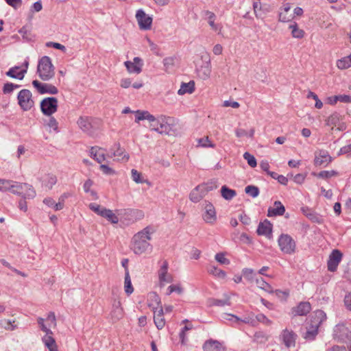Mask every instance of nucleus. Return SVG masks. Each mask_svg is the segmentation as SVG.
Returning a JSON list of instances; mask_svg holds the SVG:
<instances>
[{
	"instance_id": "1",
	"label": "nucleus",
	"mask_w": 351,
	"mask_h": 351,
	"mask_svg": "<svg viewBox=\"0 0 351 351\" xmlns=\"http://www.w3.org/2000/svg\"><path fill=\"white\" fill-rule=\"evenodd\" d=\"M154 232L152 227L147 226L133 236L130 248L134 254L140 255L147 251H152V245L149 241L152 239Z\"/></svg>"
},
{
	"instance_id": "2",
	"label": "nucleus",
	"mask_w": 351,
	"mask_h": 351,
	"mask_svg": "<svg viewBox=\"0 0 351 351\" xmlns=\"http://www.w3.org/2000/svg\"><path fill=\"white\" fill-rule=\"evenodd\" d=\"M37 73L43 81H48L54 77V66L49 56H43L39 60L37 66Z\"/></svg>"
},
{
	"instance_id": "3",
	"label": "nucleus",
	"mask_w": 351,
	"mask_h": 351,
	"mask_svg": "<svg viewBox=\"0 0 351 351\" xmlns=\"http://www.w3.org/2000/svg\"><path fill=\"white\" fill-rule=\"evenodd\" d=\"M278 243L280 250L285 254H291L295 252V241L287 234H280L278 239Z\"/></svg>"
},
{
	"instance_id": "4",
	"label": "nucleus",
	"mask_w": 351,
	"mask_h": 351,
	"mask_svg": "<svg viewBox=\"0 0 351 351\" xmlns=\"http://www.w3.org/2000/svg\"><path fill=\"white\" fill-rule=\"evenodd\" d=\"M32 95L29 90L23 89L18 94V103L20 107L24 110H30L34 105L32 99Z\"/></svg>"
},
{
	"instance_id": "5",
	"label": "nucleus",
	"mask_w": 351,
	"mask_h": 351,
	"mask_svg": "<svg viewBox=\"0 0 351 351\" xmlns=\"http://www.w3.org/2000/svg\"><path fill=\"white\" fill-rule=\"evenodd\" d=\"M58 109V99L56 97H47L40 102V110L45 115L51 116Z\"/></svg>"
},
{
	"instance_id": "6",
	"label": "nucleus",
	"mask_w": 351,
	"mask_h": 351,
	"mask_svg": "<svg viewBox=\"0 0 351 351\" xmlns=\"http://www.w3.org/2000/svg\"><path fill=\"white\" fill-rule=\"evenodd\" d=\"M332 161V158L327 150L319 149L315 152L314 165L315 167H326Z\"/></svg>"
},
{
	"instance_id": "7",
	"label": "nucleus",
	"mask_w": 351,
	"mask_h": 351,
	"mask_svg": "<svg viewBox=\"0 0 351 351\" xmlns=\"http://www.w3.org/2000/svg\"><path fill=\"white\" fill-rule=\"evenodd\" d=\"M333 336L339 341L346 342L351 339V332L343 324H337L333 329Z\"/></svg>"
},
{
	"instance_id": "8",
	"label": "nucleus",
	"mask_w": 351,
	"mask_h": 351,
	"mask_svg": "<svg viewBox=\"0 0 351 351\" xmlns=\"http://www.w3.org/2000/svg\"><path fill=\"white\" fill-rule=\"evenodd\" d=\"M136 19L141 29L148 30L151 29L152 18L147 15L142 9L136 11Z\"/></svg>"
},
{
	"instance_id": "9",
	"label": "nucleus",
	"mask_w": 351,
	"mask_h": 351,
	"mask_svg": "<svg viewBox=\"0 0 351 351\" xmlns=\"http://www.w3.org/2000/svg\"><path fill=\"white\" fill-rule=\"evenodd\" d=\"M173 123V119L172 117L160 115L159 116L158 131L156 132L161 134L169 135L172 130Z\"/></svg>"
},
{
	"instance_id": "10",
	"label": "nucleus",
	"mask_w": 351,
	"mask_h": 351,
	"mask_svg": "<svg viewBox=\"0 0 351 351\" xmlns=\"http://www.w3.org/2000/svg\"><path fill=\"white\" fill-rule=\"evenodd\" d=\"M342 256L343 254L339 250H332L327 262L328 270L332 272L335 271L342 259Z\"/></svg>"
},
{
	"instance_id": "11",
	"label": "nucleus",
	"mask_w": 351,
	"mask_h": 351,
	"mask_svg": "<svg viewBox=\"0 0 351 351\" xmlns=\"http://www.w3.org/2000/svg\"><path fill=\"white\" fill-rule=\"evenodd\" d=\"M32 85L40 94L49 93L56 95L58 93V88L51 84H44L35 80L32 82Z\"/></svg>"
},
{
	"instance_id": "12",
	"label": "nucleus",
	"mask_w": 351,
	"mask_h": 351,
	"mask_svg": "<svg viewBox=\"0 0 351 351\" xmlns=\"http://www.w3.org/2000/svg\"><path fill=\"white\" fill-rule=\"evenodd\" d=\"M325 317L326 314L324 311L321 310L317 311L315 315L311 317V323L309 326L306 327V330L311 331L315 330L316 332L318 333V328Z\"/></svg>"
},
{
	"instance_id": "13",
	"label": "nucleus",
	"mask_w": 351,
	"mask_h": 351,
	"mask_svg": "<svg viewBox=\"0 0 351 351\" xmlns=\"http://www.w3.org/2000/svg\"><path fill=\"white\" fill-rule=\"evenodd\" d=\"M124 64L129 73L138 74L142 71L143 63L141 58L135 57L133 59V62L126 61L124 62Z\"/></svg>"
},
{
	"instance_id": "14",
	"label": "nucleus",
	"mask_w": 351,
	"mask_h": 351,
	"mask_svg": "<svg viewBox=\"0 0 351 351\" xmlns=\"http://www.w3.org/2000/svg\"><path fill=\"white\" fill-rule=\"evenodd\" d=\"M204 220L210 224H213L217 220L215 208L210 202H206L205 212L202 215Z\"/></svg>"
},
{
	"instance_id": "15",
	"label": "nucleus",
	"mask_w": 351,
	"mask_h": 351,
	"mask_svg": "<svg viewBox=\"0 0 351 351\" xmlns=\"http://www.w3.org/2000/svg\"><path fill=\"white\" fill-rule=\"evenodd\" d=\"M111 157L117 156L118 160L128 161L129 160V154L125 152V149L121 147L119 143H115L110 149Z\"/></svg>"
},
{
	"instance_id": "16",
	"label": "nucleus",
	"mask_w": 351,
	"mask_h": 351,
	"mask_svg": "<svg viewBox=\"0 0 351 351\" xmlns=\"http://www.w3.org/2000/svg\"><path fill=\"white\" fill-rule=\"evenodd\" d=\"M110 316L111 319L114 322L121 319L123 317V310L121 307V304L119 300H114Z\"/></svg>"
},
{
	"instance_id": "17",
	"label": "nucleus",
	"mask_w": 351,
	"mask_h": 351,
	"mask_svg": "<svg viewBox=\"0 0 351 351\" xmlns=\"http://www.w3.org/2000/svg\"><path fill=\"white\" fill-rule=\"evenodd\" d=\"M91 120L92 119L88 117H80L77 121V124L80 129L89 135H92L94 133Z\"/></svg>"
},
{
	"instance_id": "18",
	"label": "nucleus",
	"mask_w": 351,
	"mask_h": 351,
	"mask_svg": "<svg viewBox=\"0 0 351 351\" xmlns=\"http://www.w3.org/2000/svg\"><path fill=\"white\" fill-rule=\"evenodd\" d=\"M256 232L258 235H265L269 238L272 233V224L269 221L265 219L258 224Z\"/></svg>"
},
{
	"instance_id": "19",
	"label": "nucleus",
	"mask_w": 351,
	"mask_h": 351,
	"mask_svg": "<svg viewBox=\"0 0 351 351\" xmlns=\"http://www.w3.org/2000/svg\"><path fill=\"white\" fill-rule=\"evenodd\" d=\"M204 351H226L223 345L217 340L209 339L203 345Z\"/></svg>"
},
{
	"instance_id": "20",
	"label": "nucleus",
	"mask_w": 351,
	"mask_h": 351,
	"mask_svg": "<svg viewBox=\"0 0 351 351\" xmlns=\"http://www.w3.org/2000/svg\"><path fill=\"white\" fill-rule=\"evenodd\" d=\"M275 208L269 207L267 210V216L269 217L282 216L285 213V208L280 201H276L274 204Z\"/></svg>"
},
{
	"instance_id": "21",
	"label": "nucleus",
	"mask_w": 351,
	"mask_h": 351,
	"mask_svg": "<svg viewBox=\"0 0 351 351\" xmlns=\"http://www.w3.org/2000/svg\"><path fill=\"white\" fill-rule=\"evenodd\" d=\"M154 311V321L155 323L156 326L158 329L160 330L162 329L165 325V320L164 318V313L163 309L162 306L159 307V310H155Z\"/></svg>"
},
{
	"instance_id": "22",
	"label": "nucleus",
	"mask_w": 351,
	"mask_h": 351,
	"mask_svg": "<svg viewBox=\"0 0 351 351\" xmlns=\"http://www.w3.org/2000/svg\"><path fill=\"white\" fill-rule=\"evenodd\" d=\"M311 309V304L308 302H300L296 307L293 308L294 315H306Z\"/></svg>"
},
{
	"instance_id": "23",
	"label": "nucleus",
	"mask_w": 351,
	"mask_h": 351,
	"mask_svg": "<svg viewBox=\"0 0 351 351\" xmlns=\"http://www.w3.org/2000/svg\"><path fill=\"white\" fill-rule=\"evenodd\" d=\"M202 187L201 185H198L191 191L189 194V199L191 202H199L205 196L206 193L202 191Z\"/></svg>"
},
{
	"instance_id": "24",
	"label": "nucleus",
	"mask_w": 351,
	"mask_h": 351,
	"mask_svg": "<svg viewBox=\"0 0 351 351\" xmlns=\"http://www.w3.org/2000/svg\"><path fill=\"white\" fill-rule=\"evenodd\" d=\"M282 339L287 348L294 346L295 343V335L292 331L285 329L283 330Z\"/></svg>"
},
{
	"instance_id": "25",
	"label": "nucleus",
	"mask_w": 351,
	"mask_h": 351,
	"mask_svg": "<svg viewBox=\"0 0 351 351\" xmlns=\"http://www.w3.org/2000/svg\"><path fill=\"white\" fill-rule=\"evenodd\" d=\"M90 152V156L99 163H101L106 160L104 151L101 147H93Z\"/></svg>"
},
{
	"instance_id": "26",
	"label": "nucleus",
	"mask_w": 351,
	"mask_h": 351,
	"mask_svg": "<svg viewBox=\"0 0 351 351\" xmlns=\"http://www.w3.org/2000/svg\"><path fill=\"white\" fill-rule=\"evenodd\" d=\"M25 187H29V184L27 183H13L12 181H10V188H9L8 191H10L14 194L23 196Z\"/></svg>"
},
{
	"instance_id": "27",
	"label": "nucleus",
	"mask_w": 351,
	"mask_h": 351,
	"mask_svg": "<svg viewBox=\"0 0 351 351\" xmlns=\"http://www.w3.org/2000/svg\"><path fill=\"white\" fill-rule=\"evenodd\" d=\"M195 90V82L190 81L188 83H182L180 88L178 91V94L180 95H184L186 93H192Z\"/></svg>"
},
{
	"instance_id": "28",
	"label": "nucleus",
	"mask_w": 351,
	"mask_h": 351,
	"mask_svg": "<svg viewBox=\"0 0 351 351\" xmlns=\"http://www.w3.org/2000/svg\"><path fill=\"white\" fill-rule=\"evenodd\" d=\"M136 119L135 122L138 123L140 121L148 120L154 121V116L151 114L148 111L145 110H137L135 112Z\"/></svg>"
},
{
	"instance_id": "29",
	"label": "nucleus",
	"mask_w": 351,
	"mask_h": 351,
	"mask_svg": "<svg viewBox=\"0 0 351 351\" xmlns=\"http://www.w3.org/2000/svg\"><path fill=\"white\" fill-rule=\"evenodd\" d=\"M255 282L258 288L264 290L265 291L269 293H273V288L269 283L265 282L263 278H256L255 279Z\"/></svg>"
},
{
	"instance_id": "30",
	"label": "nucleus",
	"mask_w": 351,
	"mask_h": 351,
	"mask_svg": "<svg viewBox=\"0 0 351 351\" xmlns=\"http://www.w3.org/2000/svg\"><path fill=\"white\" fill-rule=\"evenodd\" d=\"M221 196L226 200H230L237 195L235 190L228 188L223 185L221 189Z\"/></svg>"
},
{
	"instance_id": "31",
	"label": "nucleus",
	"mask_w": 351,
	"mask_h": 351,
	"mask_svg": "<svg viewBox=\"0 0 351 351\" xmlns=\"http://www.w3.org/2000/svg\"><path fill=\"white\" fill-rule=\"evenodd\" d=\"M341 116L339 113L335 112L332 113L326 120V125L328 126H337L341 120Z\"/></svg>"
},
{
	"instance_id": "32",
	"label": "nucleus",
	"mask_w": 351,
	"mask_h": 351,
	"mask_svg": "<svg viewBox=\"0 0 351 351\" xmlns=\"http://www.w3.org/2000/svg\"><path fill=\"white\" fill-rule=\"evenodd\" d=\"M124 289L128 295H130L134 291L128 269H126L125 273Z\"/></svg>"
},
{
	"instance_id": "33",
	"label": "nucleus",
	"mask_w": 351,
	"mask_h": 351,
	"mask_svg": "<svg viewBox=\"0 0 351 351\" xmlns=\"http://www.w3.org/2000/svg\"><path fill=\"white\" fill-rule=\"evenodd\" d=\"M208 305L218 306H224L226 305L230 306V298L228 296H226V299L224 300L210 298L208 300Z\"/></svg>"
},
{
	"instance_id": "34",
	"label": "nucleus",
	"mask_w": 351,
	"mask_h": 351,
	"mask_svg": "<svg viewBox=\"0 0 351 351\" xmlns=\"http://www.w3.org/2000/svg\"><path fill=\"white\" fill-rule=\"evenodd\" d=\"M56 182L57 178L53 174H47L43 180V184L48 189H51Z\"/></svg>"
},
{
	"instance_id": "35",
	"label": "nucleus",
	"mask_w": 351,
	"mask_h": 351,
	"mask_svg": "<svg viewBox=\"0 0 351 351\" xmlns=\"http://www.w3.org/2000/svg\"><path fill=\"white\" fill-rule=\"evenodd\" d=\"M289 28L291 29V35L293 37L296 38H302L304 37V32L298 27L295 22L289 25Z\"/></svg>"
},
{
	"instance_id": "36",
	"label": "nucleus",
	"mask_w": 351,
	"mask_h": 351,
	"mask_svg": "<svg viewBox=\"0 0 351 351\" xmlns=\"http://www.w3.org/2000/svg\"><path fill=\"white\" fill-rule=\"evenodd\" d=\"M339 173L335 170L331 171H322L319 173H317L315 172L312 173V175L316 176L318 178L322 179H328L332 176H338Z\"/></svg>"
},
{
	"instance_id": "37",
	"label": "nucleus",
	"mask_w": 351,
	"mask_h": 351,
	"mask_svg": "<svg viewBox=\"0 0 351 351\" xmlns=\"http://www.w3.org/2000/svg\"><path fill=\"white\" fill-rule=\"evenodd\" d=\"M101 217L106 218L108 221L112 223H117L119 219L117 216L113 213L112 210L106 208L104 213H101Z\"/></svg>"
},
{
	"instance_id": "38",
	"label": "nucleus",
	"mask_w": 351,
	"mask_h": 351,
	"mask_svg": "<svg viewBox=\"0 0 351 351\" xmlns=\"http://www.w3.org/2000/svg\"><path fill=\"white\" fill-rule=\"evenodd\" d=\"M51 335L52 334L46 333V335L43 337V343L49 350L57 347L56 341Z\"/></svg>"
},
{
	"instance_id": "39",
	"label": "nucleus",
	"mask_w": 351,
	"mask_h": 351,
	"mask_svg": "<svg viewBox=\"0 0 351 351\" xmlns=\"http://www.w3.org/2000/svg\"><path fill=\"white\" fill-rule=\"evenodd\" d=\"M301 210L302 213L306 215L308 219L314 222L320 223L319 219V217L314 213L310 208L308 207H302Z\"/></svg>"
},
{
	"instance_id": "40",
	"label": "nucleus",
	"mask_w": 351,
	"mask_h": 351,
	"mask_svg": "<svg viewBox=\"0 0 351 351\" xmlns=\"http://www.w3.org/2000/svg\"><path fill=\"white\" fill-rule=\"evenodd\" d=\"M222 318L226 320L232 321L234 323H239V322H243V323H248L249 321L247 318L242 319L237 317V315L229 314V313H223L222 315Z\"/></svg>"
},
{
	"instance_id": "41",
	"label": "nucleus",
	"mask_w": 351,
	"mask_h": 351,
	"mask_svg": "<svg viewBox=\"0 0 351 351\" xmlns=\"http://www.w3.org/2000/svg\"><path fill=\"white\" fill-rule=\"evenodd\" d=\"M242 273L244 278L250 282H255V279L257 278L254 270L252 269L245 268L243 269Z\"/></svg>"
},
{
	"instance_id": "42",
	"label": "nucleus",
	"mask_w": 351,
	"mask_h": 351,
	"mask_svg": "<svg viewBox=\"0 0 351 351\" xmlns=\"http://www.w3.org/2000/svg\"><path fill=\"white\" fill-rule=\"evenodd\" d=\"M245 192L252 197L254 198L259 195V189L254 185H248L245 188Z\"/></svg>"
},
{
	"instance_id": "43",
	"label": "nucleus",
	"mask_w": 351,
	"mask_h": 351,
	"mask_svg": "<svg viewBox=\"0 0 351 351\" xmlns=\"http://www.w3.org/2000/svg\"><path fill=\"white\" fill-rule=\"evenodd\" d=\"M168 262L165 260L162 262V264L158 271L159 280H165V276H166L167 273H168Z\"/></svg>"
},
{
	"instance_id": "44",
	"label": "nucleus",
	"mask_w": 351,
	"mask_h": 351,
	"mask_svg": "<svg viewBox=\"0 0 351 351\" xmlns=\"http://www.w3.org/2000/svg\"><path fill=\"white\" fill-rule=\"evenodd\" d=\"M131 174L132 180L137 184H142L147 182L146 180L142 178L141 173L134 169H132Z\"/></svg>"
},
{
	"instance_id": "45",
	"label": "nucleus",
	"mask_w": 351,
	"mask_h": 351,
	"mask_svg": "<svg viewBox=\"0 0 351 351\" xmlns=\"http://www.w3.org/2000/svg\"><path fill=\"white\" fill-rule=\"evenodd\" d=\"M149 300L153 302L152 304H149V306H154V303H155L156 304V306L152 307L153 309H157L160 306H162L160 298L158 296V295L156 294V293H155V292L151 293L149 294Z\"/></svg>"
},
{
	"instance_id": "46",
	"label": "nucleus",
	"mask_w": 351,
	"mask_h": 351,
	"mask_svg": "<svg viewBox=\"0 0 351 351\" xmlns=\"http://www.w3.org/2000/svg\"><path fill=\"white\" fill-rule=\"evenodd\" d=\"M208 271L210 274H211L215 276H217L219 278H224L226 277V272L223 271V270L217 268L215 266H210V268L208 269Z\"/></svg>"
},
{
	"instance_id": "47",
	"label": "nucleus",
	"mask_w": 351,
	"mask_h": 351,
	"mask_svg": "<svg viewBox=\"0 0 351 351\" xmlns=\"http://www.w3.org/2000/svg\"><path fill=\"white\" fill-rule=\"evenodd\" d=\"M197 143H198L197 146H200L202 147L214 148L215 147V145L210 141L208 136L197 139Z\"/></svg>"
},
{
	"instance_id": "48",
	"label": "nucleus",
	"mask_w": 351,
	"mask_h": 351,
	"mask_svg": "<svg viewBox=\"0 0 351 351\" xmlns=\"http://www.w3.org/2000/svg\"><path fill=\"white\" fill-rule=\"evenodd\" d=\"M337 66L340 69H346L351 66V62L348 57H345L337 61Z\"/></svg>"
},
{
	"instance_id": "49",
	"label": "nucleus",
	"mask_w": 351,
	"mask_h": 351,
	"mask_svg": "<svg viewBox=\"0 0 351 351\" xmlns=\"http://www.w3.org/2000/svg\"><path fill=\"white\" fill-rule=\"evenodd\" d=\"M243 158L247 161V164L251 167H255L257 165V162L255 157L250 154L249 152H245L243 154Z\"/></svg>"
},
{
	"instance_id": "50",
	"label": "nucleus",
	"mask_w": 351,
	"mask_h": 351,
	"mask_svg": "<svg viewBox=\"0 0 351 351\" xmlns=\"http://www.w3.org/2000/svg\"><path fill=\"white\" fill-rule=\"evenodd\" d=\"M36 196V191L33 189L32 185L29 184V187H25L23 192V197L24 199L29 198L32 199Z\"/></svg>"
},
{
	"instance_id": "51",
	"label": "nucleus",
	"mask_w": 351,
	"mask_h": 351,
	"mask_svg": "<svg viewBox=\"0 0 351 351\" xmlns=\"http://www.w3.org/2000/svg\"><path fill=\"white\" fill-rule=\"evenodd\" d=\"M206 15L207 16L209 25L213 29L216 31L217 29V27L215 23V14L212 12L206 11Z\"/></svg>"
},
{
	"instance_id": "52",
	"label": "nucleus",
	"mask_w": 351,
	"mask_h": 351,
	"mask_svg": "<svg viewBox=\"0 0 351 351\" xmlns=\"http://www.w3.org/2000/svg\"><path fill=\"white\" fill-rule=\"evenodd\" d=\"M308 98H313L314 101H315V107L316 108L320 109L323 106V104L320 99H319L318 96L313 92L309 91L307 95Z\"/></svg>"
},
{
	"instance_id": "53",
	"label": "nucleus",
	"mask_w": 351,
	"mask_h": 351,
	"mask_svg": "<svg viewBox=\"0 0 351 351\" xmlns=\"http://www.w3.org/2000/svg\"><path fill=\"white\" fill-rule=\"evenodd\" d=\"M215 258L221 265H229L230 263V260L225 257V254L223 252L216 254Z\"/></svg>"
},
{
	"instance_id": "54",
	"label": "nucleus",
	"mask_w": 351,
	"mask_h": 351,
	"mask_svg": "<svg viewBox=\"0 0 351 351\" xmlns=\"http://www.w3.org/2000/svg\"><path fill=\"white\" fill-rule=\"evenodd\" d=\"M89 208L97 213V215L101 216V213L104 212V210H106V208L101 206L100 205L95 204V203H91L88 206Z\"/></svg>"
},
{
	"instance_id": "55",
	"label": "nucleus",
	"mask_w": 351,
	"mask_h": 351,
	"mask_svg": "<svg viewBox=\"0 0 351 351\" xmlns=\"http://www.w3.org/2000/svg\"><path fill=\"white\" fill-rule=\"evenodd\" d=\"M201 186H203L202 191H204L206 194L208 191H210L217 187L215 182H211L206 183L204 184H201Z\"/></svg>"
},
{
	"instance_id": "56",
	"label": "nucleus",
	"mask_w": 351,
	"mask_h": 351,
	"mask_svg": "<svg viewBox=\"0 0 351 351\" xmlns=\"http://www.w3.org/2000/svg\"><path fill=\"white\" fill-rule=\"evenodd\" d=\"M19 69L20 67L17 66L12 67L5 73V75L12 78L18 79V73H16V71Z\"/></svg>"
},
{
	"instance_id": "57",
	"label": "nucleus",
	"mask_w": 351,
	"mask_h": 351,
	"mask_svg": "<svg viewBox=\"0 0 351 351\" xmlns=\"http://www.w3.org/2000/svg\"><path fill=\"white\" fill-rule=\"evenodd\" d=\"M256 318L258 322H262L267 326H270L271 324V321L265 315L263 314H258L256 316Z\"/></svg>"
},
{
	"instance_id": "58",
	"label": "nucleus",
	"mask_w": 351,
	"mask_h": 351,
	"mask_svg": "<svg viewBox=\"0 0 351 351\" xmlns=\"http://www.w3.org/2000/svg\"><path fill=\"white\" fill-rule=\"evenodd\" d=\"M10 188V180L0 179V191H7Z\"/></svg>"
},
{
	"instance_id": "59",
	"label": "nucleus",
	"mask_w": 351,
	"mask_h": 351,
	"mask_svg": "<svg viewBox=\"0 0 351 351\" xmlns=\"http://www.w3.org/2000/svg\"><path fill=\"white\" fill-rule=\"evenodd\" d=\"M317 332H316L315 330L311 331V330H307L305 332V333L303 335V337L305 339L307 340H314L315 337L317 336Z\"/></svg>"
},
{
	"instance_id": "60",
	"label": "nucleus",
	"mask_w": 351,
	"mask_h": 351,
	"mask_svg": "<svg viewBox=\"0 0 351 351\" xmlns=\"http://www.w3.org/2000/svg\"><path fill=\"white\" fill-rule=\"evenodd\" d=\"M278 298L281 300H285L289 295V291H282L280 289L274 290V292Z\"/></svg>"
},
{
	"instance_id": "61",
	"label": "nucleus",
	"mask_w": 351,
	"mask_h": 351,
	"mask_svg": "<svg viewBox=\"0 0 351 351\" xmlns=\"http://www.w3.org/2000/svg\"><path fill=\"white\" fill-rule=\"evenodd\" d=\"M100 169L102 171V172L104 174H106V175H114V174H115V171L114 169H112V168H110V167H108V165H100Z\"/></svg>"
},
{
	"instance_id": "62",
	"label": "nucleus",
	"mask_w": 351,
	"mask_h": 351,
	"mask_svg": "<svg viewBox=\"0 0 351 351\" xmlns=\"http://www.w3.org/2000/svg\"><path fill=\"white\" fill-rule=\"evenodd\" d=\"M49 117H49V121L47 123V125L49 128H53V130L58 132V121H56V119L54 117H51V116H49Z\"/></svg>"
},
{
	"instance_id": "63",
	"label": "nucleus",
	"mask_w": 351,
	"mask_h": 351,
	"mask_svg": "<svg viewBox=\"0 0 351 351\" xmlns=\"http://www.w3.org/2000/svg\"><path fill=\"white\" fill-rule=\"evenodd\" d=\"M13 86H14V84L11 83V82H7V83L4 84L3 87V93L4 94L11 93L14 90Z\"/></svg>"
},
{
	"instance_id": "64",
	"label": "nucleus",
	"mask_w": 351,
	"mask_h": 351,
	"mask_svg": "<svg viewBox=\"0 0 351 351\" xmlns=\"http://www.w3.org/2000/svg\"><path fill=\"white\" fill-rule=\"evenodd\" d=\"M343 302L346 308L351 311V292L345 295Z\"/></svg>"
}]
</instances>
